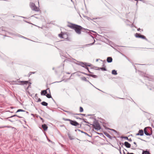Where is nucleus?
Here are the masks:
<instances>
[{
	"instance_id": "393cba45",
	"label": "nucleus",
	"mask_w": 154,
	"mask_h": 154,
	"mask_svg": "<svg viewBox=\"0 0 154 154\" xmlns=\"http://www.w3.org/2000/svg\"><path fill=\"white\" fill-rule=\"evenodd\" d=\"M83 111V109L82 107H80V112H82Z\"/></svg>"
},
{
	"instance_id": "4d7b16f0",
	"label": "nucleus",
	"mask_w": 154,
	"mask_h": 154,
	"mask_svg": "<svg viewBox=\"0 0 154 154\" xmlns=\"http://www.w3.org/2000/svg\"><path fill=\"white\" fill-rule=\"evenodd\" d=\"M48 140L49 142H51V141L50 140Z\"/></svg>"
},
{
	"instance_id": "1a4fd4ad",
	"label": "nucleus",
	"mask_w": 154,
	"mask_h": 154,
	"mask_svg": "<svg viewBox=\"0 0 154 154\" xmlns=\"http://www.w3.org/2000/svg\"><path fill=\"white\" fill-rule=\"evenodd\" d=\"M42 127L44 131H46L48 128L47 125L45 124L42 125Z\"/></svg>"
},
{
	"instance_id": "c03bdc74",
	"label": "nucleus",
	"mask_w": 154,
	"mask_h": 154,
	"mask_svg": "<svg viewBox=\"0 0 154 154\" xmlns=\"http://www.w3.org/2000/svg\"><path fill=\"white\" fill-rule=\"evenodd\" d=\"M142 76H145V75L144 73H143L142 74Z\"/></svg>"
},
{
	"instance_id": "20e7f679",
	"label": "nucleus",
	"mask_w": 154,
	"mask_h": 154,
	"mask_svg": "<svg viewBox=\"0 0 154 154\" xmlns=\"http://www.w3.org/2000/svg\"><path fill=\"white\" fill-rule=\"evenodd\" d=\"M144 134L143 130L142 129L138 131V133L136 134V135L143 136Z\"/></svg>"
},
{
	"instance_id": "c9c22d12",
	"label": "nucleus",
	"mask_w": 154,
	"mask_h": 154,
	"mask_svg": "<svg viewBox=\"0 0 154 154\" xmlns=\"http://www.w3.org/2000/svg\"><path fill=\"white\" fill-rule=\"evenodd\" d=\"M124 138H125V139L126 140H128V138L127 137H124Z\"/></svg>"
},
{
	"instance_id": "49530a36",
	"label": "nucleus",
	"mask_w": 154,
	"mask_h": 154,
	"mask_svg": "<svg viewBox=\"0 0 154 154\" xmlns=\"http://www.w3.org/2000/svg\"><path fill=\"white\" fill-rule=\"evenodd\" d=\"M69 139L71 140H72V139L71 138V137L70 136V135H69Z\"/></svg>"
},
{
	"instance_id": "bb28decb",
	"label": "nucleus",
	"mask_w": 154,
	"mask_h": 154,
	"mask_svg": "<svg viewBox=\"0 0 154 154\" xmlns=\"http://www.w3.org/2000/svg\"><path fill=\"white\" fill-rule=\"evenodd\" d=\"M46 90L47 91V93H51L50 91V90L49 88H47Z\"/></svg>"
},
{
	"instance_id": "39448f33",
	"label": "nucleus",
	"mask_w": 154,
	"mask_h": 154,
	"mask_svg": "<svg viewBox=\"0 0 154 154\" xmlns=\"http://www.w3.org/2000/svg\"><path fill=\"white\" fill-rule=\"evenodd\" d=\"M20 82L21 83V84L22 85H28V87H29V86L30 85V83H29V82L28 81H20Z\"/></svg>"
},
{
	"instance_id": "f3484780",
	"label": "nucleus",
	"mask_w": 154,
	"mask_h": 154,
	"mask_svg": "<svg viewBox=\"0 0 154 154\" xmlns=\"http://www.w3.org/2000/svg\"><path fill=\"white\" fill-rule=\"evenodd\" d=\"M112 73L113 75H116L117 74L116 71L115 70H112Z\"/></svg>"
},
{
	"instance_id": "dca6fc26",
	"label": "nucleus",
	"mask_w": 154,
	"mask_h": 154,
	"mask_svg": "<svg viewBox=\"0 0 154 154\" xmlns=\"http://www.w3.org/2000/svg\"><path fill=\"white\" fill-rule=\"evenodd\" d=\"M142 154H151L149 152L147 151L143 150Z\"/></svg>"
},
{
	"instance_id": "8fccbe9b",
	"label": "nucleus",
	"mask_w": 154,
	"mask_h": 154,
	"mask_svg": "<svg viewBox=\"0 0 154 154\" xmlns=\"http://www.w3.org/2000/svg\"><path fill=\"white\" fill-rule=\"evenodd\" d=\"M82 115H83V116H85V114H82Z\"/></svg>"
},
{
	"instance_id": "5701e85b",
	"label": "nucleus",
	"mask_w": 154,
	"mask_h": 154,
	"mask_svg": "<svg viewBox=\"0 0 154 154\" xmlns=\"http://www.w3.org/2000/svg\"><path fill=\"white\" fill-rule=\"evenodd\" d=\"M90 76L94 78H96L97 77V76L94 75L90 74Z\"/></svg>"
},
{
	"instance_id": "680f3d73",
	"label": "nucleus",
	"mask_w": 154,
	"mask_h": 154,
	"mask_svg": "<svg viewBox=\"0 0 154 154\" xmlns=\"http://www.w3.org/2000/svg\"><path fill=\"white\" fill-rule=\"evenodd\" d=\"M74 60H75V61H76V60H75V59H74Z\"/></svg>"
},
{
	"instance_id": "4c0bfd02",
	"label": "nucleus",
	"mask_w": 154,
	"mask_h": 154,
	"mask_svg": "<svg viewBox=\"0 0 154 154\" xmlns=\"http://www.w3.org/2000/svg\"><path fill=\"white\" fill-rule=\"evenodd\" d=\"M128 140L129 141V142H131L132 141V140L131 139V138L128 139Z\"/></svg>"
},
{
	"instance_id": "412c9836",
	"label": "nucleus",
	"mask_w": 154,
	"mask_h": 154,
	"mask_svg": "<svg viewBox=\"0 0 154 154\" xmlns=\"http://www.w3.org/2000/svg\"><path fill=\"white\" fill-rule=\"evenodd\" d=\"M101 69V70H103V71H106V69L105 68H103V67H101V68H99V69Z\"/></svg>"
},
{
	"instance_id": "13d9d810",
	"label": "nucleus",
	"mask_w": 154,
	"mask_h": 154,
	"mask_svg": "<svg viewBox=\"0 0 154 154\" xmlns=\"http://www.w3.org/2000/svg\"><path fill=\"white\" fill-rule=\"evenodd\" d=\"M40 119H41V120H43V119L42 118H40Z\"/></svg>"
},
{
	"instance_id": "423d86ee",
	"label": "nucleus",
	"mask_w": 154,
	"mask_h": 154,
	"mask_svg": "<svg viewBox=\"0 0 154 154\" xmlns=\"http://www.w3.org/2000/svg\"><path fill=\"white\" fill-rule=\"evenodd\" d=\"M144 131L145 134L147 136H150V134H149L148 133L147 131V128H145L144 129Z\"/></svg>"
},
{
	"instance_id": "a878e982",
	"label": "nucleus",
	"mask_w": 154,
	"mask_h": 154,
	"mask_svg": "<svg viewBox=\"0 0 154 154\" xmlns=\"http://www.w3.org/2000/svg\"><path fill=\"white\" fill-rule=\"evenodd\" d=\"M58 35L59 37H60L61 38H63V35L62 34H59Z\"/></svg>"
},
{
	"instance_id": "58836bf2",
	"label": "nucleus",
	"mask_w": 154,
	"mask_h": 154,
	"mask_svg": "<svg viewBox=\"0 0 154 154\" xmlns=\"http://www.w3.org/2000/svg\"><path fill=\"white\" fill-rule=\"evenodd\" d=\"M95 42V40H94V42L93 43H92L90 44L89 45H93L94 44V43Z\"/></svg>"
},
{
	"instance_id": "5fc2aeb1",
	"label": "nucleus",
	"mask_w": 154,
	"mask_h": 154,
	"mask_svg": "<svg viewBox=\"0 0 154 154\" xmlns=\"http://www.w3.org/2000/svg\"><path fill=\"white\" fill-rule=\"evenodd\" d=\"M55 69V68L53 67V68H52V69L53 70H54Z\"/></svg>"
},
{
	"instance_id": "72a5a7b5",
	"label": "nucleus",
	"mask_w": 154,
	"mask_h": 154,
	"mask_svg": "<svg viewBox=\"0 0 154 154\" xmlns=\"http://www.w3.org/2000/svg\"><path fill=\"white\" fill-rule=\"evenodd\" d=\"M137 30V31H140V30H141V31H143V29H141L140 28H138Z\"/></svg>"
},
{
	"instance_id": "9d476101",
	"label": "nucleus",
	"mask_w": 154,
	"mask_h": 154,
	"mask_svg": "<svg viewBox=\"0 0 154 154\" xmlns=\"http://www.w3.org/2000/svg\"><path fill=\"white\" fill-rule=\"evenodd\" d=\"M47 91L46 90L42 91L41 92V95H46L47 94Z\"/></svg>"
},
{
	"instance_id": "a211bd4d",
	"label": "nucleus",
	"mask_w": 154,
	"mask_h": 154,
	"mask_svg": "<svg viewBox=\"0 0 154 154\" xmlns=\"http://www.w3.org/2000/svg\"><path fill=\"white\" fill-rule=\"evenodd\" d=\"M41 103L42 105L44 106H47L48 104L45 101H43Z\"/></svg>"
},
{
	"instance_id": "e2e57ef3",
	"label": "nucleus",
	"mask_w": 154,
	"mask_h": 154,
	"mask_svg": "<svg viewBox=\"0 0 154 154\" xmlns=\"http://www.w3.org/2000/svg\"><path fill=\"white\" fill-rule=\"evenodd\" d=\"M74 60H75V61H76V60H75V59H74Z\"/></svg>"
},
{
	"instance_id": "37998d69",
	"label": "nucleus",
	"mask_w": 154,
	"mask_h": 154,
	"mask_svg": "<svg viewBox=\"0 0 154 154\" xmlns=\"http://www.w3.org/2000/svg\"><path fill=\"white\" fill-rule=\"evenodd\" d=\"M112 130L114 132H117V131H116L115 130H114V129H112L111 130Z\"/></svg>"
},
{
	"instance_id": "473e14b6",
	"label": "nucleus",
	"mask_w": 154,
	"mask_h": 154,
	"mask_svg": "<svg viewBox=\"0 0 154 154\" xmlns=\"http://www.w3.org/2000/svg\"><path fill=\"white\" fill-rule=\"evenodd\" d=\"M83 119V120L84 122H85V123H87L88 124H89V122H86V121H85V119Z\"/></svg>"
},
{
	"instance_id": "6ab92c4d",
	"label": "nucleus",
	"mask_w": 154,
	"mask_h": 154,
	"mask_svg": "<svg viewBox=\"0 0 154 154\" xmlns=\"http://www.w3.org/2000/svg\"><path fill=\"white\" fill-rule=\"evenodd\" d=\"M47 95H46V97L49 98H52V97L51 96V93H48V94H46Z\"/></svg>"
},
{
	"instance_id": "6e6552de",
	"label": "nucleus",
	"mask_w": 154,
	"mask_h": 154,
	"mask_svg": "<svg viewBox=\"0 0 154 154\" xmlns=\"http://www.w3.org/2000/svg\"><path fill=\"white\" fill-rule=\"evenodd\" d=\"M112 59L111 57H108L107 58V61L108 63H111L112 62Z\"/></svg>"
},
{
	"instance_id": "b1692460",
	"label": "nucleus",
	"mask_w": 154,
	"mask_h": 154,
	"mask_svg": "<svg viewBox=\"0 0 154 154\" xmlns=\"http://www.w3.org/2000/svg\"><path fill=\"white\" fill-rule=\"evenodd\" d=\"M25 112V111L24 110H23V109H18L17 111L16 112Z\"/></svg>"
},
{
	"instance_id": "7c9ffc66",
	"label": "nucleus",
	"mask_w": 154,
	"mask_h": 154,
	"mask_svg": "<svg viewBox=\"0 0 154 154\" xmlns=\"http://www.w3.org/2000/svg\"><path fill=\"white\" fill-rule=\"evenodd\" d=\"M15 116H17V117H18L19 118H21L22 117H20V116H17V115H14L13 116H11V117H15Z\"/></svg>"
},
{
	"instance_id": "2eb2a0df",
	"label": "nucleus",
	"mask_w": 154,
	"mask_h": 154,
	"mask_svg": "<svg viewBox=\"0 0 154 154\" xmlns=\"http://www.w3.org/2000/svg\"><path fill=\"white\" fill-rule=\"evenodd\" d=\"M85 63H84L82 62H80L79 63H77V64L83 67H85V66H83V65H85Z\"/></svg>"
},
{
	"instance_id": "4be33fe9",
	"label": "nucleus",
	"mask_w": 154,
	"mask_h": 154,
	"mask_svg": "<svg viewBox=\"0 0 154 154\" xmlns=\"http://www.w3.org/2000/svg\"><path fill=\"white\" fill-rule=\"evenodd\" d=\"M85 66H90L91 64L89 63H85Z\"/></svg>"
},
{
	"instance_id": "052dcab7",
	"label": "nucleus",
	"mask_w": 154,
	"mask_h": 154,
	"mask_svg": "<svg viewBox=\"0 0 154 154\" xmlns=\"http://www.w3.org/2000/svg\"><path fill=\"white\" fill-rule=\"evenodd\" d=\"M55 72H56V73H57V72L56 71H55Z\"/></svg>"
},
{
	"instance_id": "cd10ccee",
	"label": "nucleus",
	"mask_w": 154,
	"mask_h": 154,
	"mask_svg": "<svg viewBox=\"0 0 154 154\" xmlns=\"http://www.w3.org/2000/svg\"><path fill=\"white\" fill-rule=\"evenodd\" d=\"M140 38H142L143 39H146V38L145 37V36H144V35H141V36Z\"/></svg>"
},
{
	"instance_id": "9b49d317",
	"label": "nucleus",
	"mask_w": 154,
	"mask_h": 154,
	"mask_svg": "<svg viewBox=\"0 0 154 154\" xmlns=\"http://www.w3.org/2000/svg\"><path fill=\"white\" fill-rule=\"evenodd\" d=\"M137 146V145L136 143L135 142H134V145L132 146L131 149H135Z\"/></svg>"
},
{
	"instance_id": "ddd939ff",
	"label": "nucleus",
	"mask_w": 154,
	"mask_h": 154,
	"mask_svg": "<svg viewBox=\"0 0 154 154\" xmlns=\"http://www.w3.org/2000/svg\"><path fill=\"white\" fill-rule=\"evenodd\" d=\"M81 79L82 80H83V81H86V82H88L90 84H91L92 85V84L88 81V80L86 78L84 77H82L81 78Z\"/></svg>"
},
{
	"instance_id": "4468645a",
	"label": "nucleus",
	"mask_w": 154,
	"mask_h": 154,
	"mask_svg": "<svg viewBox=\"0 0 154 154\" xmlns=\"http://www.w3.org/2000/svg\"><path fill=\"white\" fill-rule=\"evenodd\" d=\"M30 6L32 10V8H34L35 6V4L33 3H31Z\"/></svg>"
},
{
	"instance_id": "79ce46f5",
	"label": "nucleus",
	"mask_w": 154,
	"mask_h": 154,
	"mask_svg": "<svg viewBox=\"0 0 154 154\" xmlns=\"http://www.w3.org/2000/svg\"><path fill=\"white\" fill-rule=\"evenodd\" d=\"M85 68L87 69L88 70L89 69H88V67H87V66H85Z\"/></svg>"
},
{
	"instance_id": "de8ad7c7",
	"label": "nucleus",
	"mask_w": 154,
	"mask_h": 154,
	"mask_svg": "<svg viewBox=\"0 0 154 154\" xmlns=\"http://www.w3.org/2000/svg\"><path fill=\"white\" fill-rule=\"evenodd\" d=\"M63 67H62V70H61V72H63Z\"/></svg>"
},
{
	"instance_id": "c85d7f7f",
	"label": "nucleus",
	"mask_w": 154,
	"mask_h": 154,
	"mask_svg": "<svg viewBox=\"0 0 154 154\" xmlns=\"http://www.w3.org/2000/svg\"><path fill=\"white\" fill-rule=\"evenodd\" d=\"M81 132L82 133H84L86 135H87L88 136H89V137L90 136L87 133H86V132H84L82 131H81Z\"/></svg>"
},
{
	"instance_id": "a18cd8bd",
	"label": "nucleus",
	"mask_w": 154,
	"mask_h": 154,
	"mask_svg": "<svg viewBox=\"0 0 154 154\" xmlns=\"http://www.w3.org/2000/svg\"><path fill=\"white\" fill-rule=\"evenodd\" d=\"M41 101V99H40V98H39L38 99V102H40Z\"/></svg>"
},
{
	"instance_id": "2f4dec72",
	"label": "nucleus",
	"mask_w": 154,
	"mask_h": 154,
	"mask_svg": "<svg viewBox=\"0 0 154 154\" xmlns=\"http://www.w3.org/2000/svg\"><path fill=\"white\" fill-rule=\"evenodd\" d=\"M21 37L22 38H25V39H28L27 38H26V37H24V36H21Z\"/></svg>"
},
{
	"instance_id": "f8f14e48",
	"label": "nucleus",
	"mask_w": 154,
	"mask_h": 154,
	"mask_svg": "<svg viewBox=\"0 0 154 154\" xmlns=\"http://www.w3.org/2000/svg\"><path fill=\"white\" fill-rule=\"evenodd\" d=\"M32 10L36 11H39V8L35 6V7L32 8Z\"/></svg>"
},
{
	"instance_id": "ea45409f",
	"label": "nucleus",
	"mask_w": 154,
	"mask_h": 154,
	"mask_svg": "<svg viewBox=\"0 0 154 154\" xmlns=\"http://www.w3.org/2000/svg\"><path fill=\"white\" fill-rule=\"evenodd\" d=\"M106 135L108 137H110V135L109 134H107V135Z\"/></svg>"
},
{
	"instance_id": "f257e3e1",
	"label": "nucleus",
	"mask_w": 154,
	"mask_h": 154,
	"mask_svg": "<svg viewBox=\"0 0 154 154\" xmlns=\"http://www.w3.org/2000/svg\"><path fill=\"white\" fill-rule=\"evenodd\" d=\"M68 26L72 29H73L78 34H81V30L83 29V27L80 26L73 24H71L68 25Z\"/></svg>"
},
{
	"instance_id": "3c124183",
	"label": "nucleus",
	"mask_w": 154,
	"mask_h": 154,
	"mask_svg": "<svg viewBox=\"0 0 154 154\" xmlns=\"http://www.w3.org/2000/svg\"><path fill=\"white\" fill-rule=\"evenodd\" d=\"M77 115H82V114L80 113V114H77Z\"/></svg>"
},
{
	"instance_id": "6e6d98bb",
	"label": "nucleus",
	"mask_w": 154,
	"mask_h": 154,
	"mask_svg": "<svg viewBox=\"0 0 154 154\" xmlns=\"http://www.w3.org/2000/svg\"><path fill=\"white\" fill-rule=\"evenodd\" d=\"M88 72L90 73H91V72L89 71V70L88 69Z\"/></svg>"
},
{
	"instance_id": "603ef678",
	"label": "nucleus",
	"mask_w": 154,
	"mask_h": 154,
	"mask_svg": "<svg viewBox=\"0 0 154 154\" xmlns=\"http://www.w3.org/2000/svg\"><path fill=\"white\" fill-rule=\"evenodd\" d=\"M76 119H82L81 118H78V117H77V118H76Z\"/></svg>"
},
{
	"instance_id": "09e8293b",
	"label": "nucleus",
	"mask_w": 154,
	"mask_h": 154,
	"mask_svg": "<svg viewBox=\"0 0 154 154\" xmlns=\"http://www.w3.org/2000/svg\"><path fill=\"white\" fill-rule=\"evenodd\" d=\"M21 36H22L21 35H18V36L19 37H21Z\"/></svg>"
},
{
	"instance_id": "f03ea898",
	"label": "nucleus",
	"mask_w": 154,
	"mask_h": 154,
	"mask_svg": "<svg viewBox=\"0 0 154 154\" xmlns=\"http://www.w3.org/2000/svg\"><path fill=\"white\" fill-rule=\"evenodd\" d=\"M93 125L94 128L97 130H100L101 128L99 123L97 122H94V124Z\"/></svg>"
},
{
	"instance_id": "f704fd0d",
	"label": "nucleus",
	"mask_w": 154,
	"mask_h": 154,
	"mask_svg": "<svg viewBox=\"0 0 154 154\" xmlns=\"http://www.w3.org/2000/svg\"><path fill=\"white\" fill-rule=\"evenodd\" d=\"M82 73L85 75H88V76H90V74H87L86 73H85V72H82Z\"/></svg>"
},
{
	"instance_id": "0eeeda50",
	"label": "nucleus",
	"mask_w": 154,
	"mask_h": 154,
	"mask_svg": "<svg viewBox=\"0 0 154 154\" xmlns=\"http://www.w3.org/2000/svg\"><path fill=\"white\" fill-rule=\"evenodd\" d=\"M124 144L126 147L127 148H129L131 147V144L127 142H125Z\"/></svg>"
},
{
	"instance_id": "aec40b11",
	"label": "nucleus",
	"mask_w": 154,
	"mask_h": 154,
	"mask_svg": "<svg viewBox=\"0 0 154 154\" xmlns=\"http://www.w3.org/2000/svg\"><path fill=\"white\" fill-rule=\"evenodd\" d=\"M141 35L140 34L137 33L135 34V36L137 38H140Z\"/></svg>"
},
{
	"instance_id": "bf43d9fd",
	"label": "nucleus",
	"mask_w": 154,
	"mask_h": 154,
	"mask_svg": "<svg viewBox=\"0 0 154 154\" xmlns=\"http://www.w3.org/2000/svg\"><path fill=\"white\" fill-rule=\"evenodd\" d=\"M3 127H0V128H3Z\"/></svg>"
},
{
	"instance_id": "e433bc0d",
	"label": "nucleus",
	"mask_w": 154,
	"mask_h": 154,
	"mask_svg": "<svg viewBox=\"0 0 154 154\" xmlns=\"http://www.w3.org/2000/svg\"><path fill=\"white\" fill-rule=\"evenodd\" d=\"M35 73V72H30L29 74H29V75H31L32 74H34Z\"/></svg>"
},
{
	"instance_id": "864d4df0",
	"label": "nucleus",
	"mask_w": 154,
	"mask_h": 154,
	"mask_svg": "<svg viewBox=\"0 0 154 154\" xmlns=\"http://www.w3.org/2000/svg\"><path fill=\"white\" fill-rule=\"evenodd\" d=\"M98 60H99L98 59H96V61H98Z\"/></svg>"
},
{
	"instance_id": "c756f323",
	"label": "nucleus",
	"mask_w": 154,
	"mask_h": 154,
	"mask_svg": "<svg viewBox=\"0 0 154 154\" xmlns=\"http://www.w3.org/2000/svg\"><path fill=\"white\" fill-rule=\"evenodd\" d=\"M63 119L65 121H69L70 122V121H71V120H70V119H65L63 118Z\"/></svg>"
},
{
	"instance_id": "7ed1b4c3",
	"label": "nucleus",
	"mask_w": 154,
	"mask_h": 154,
	"mask_svg": "<svg viewBox=\"0 0 154 154\" xmlns=\"http://www.w3.org/2000/svg\"><path fill=\"white\" fill-rule=\"evenodd\" d=\"M70 123L72 125L76 126L79 125V123L75 121H72L71 120L70 122Z\"/></svg>"
},
{
	"instance_id": "a19ab883",
	"label": "nucleus",
	"mask_w": 154,
	"mask_h": 154,
	"mask_svg": "<svg viewBox=\"0 0 154 154\" xmlns=\"http://www.w3.org/2000/svg\"><path fill=\"white\" fill-rule=\"evenodd\" d=\"M85 68L87 69L88 70L89 69H88V67H87V66H85Z\"/></svg>"
}]
</instances>
